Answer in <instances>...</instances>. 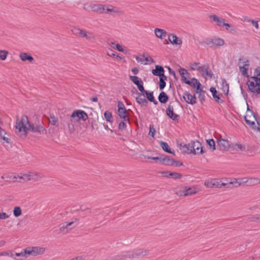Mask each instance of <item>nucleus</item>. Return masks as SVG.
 <instances>
[{
  "mask_svg": "<svg viewBox=\"0 0 260 260\" xmlns=\"http://www.w3.org/2000/svg\"><path fill=\"white\" fill-rule=\"evenodd\" d=\"M244 120L246 123L249 125V126L251 128H254L255 127V122L253 121H250V120L247 119V116H244Z\"/></svg>",
  "mask_w": 260,
  "mask_h": 260,
  "instance_id": "nucleus-51",
  "label": "nucleus"
},
{
  "mask_svg": "<svg viewBox=\"0 0 260 260\" xmlns=\"http://www.w3.org/2000/svg\"><path fill=\"white\" fill-rule=\"evenodd\" d=\"M221 180L219 179H212L211 180H207L205 182V185L208 188H221Z\"/></svg>",
  "mask_w": 260,
  "mask_h": 260,
  "instance_id": "nucleus-8",
  "label": "nucleus"
},
{
  "mask_svg": "<svg viewBox=\"0 0 260 260\" xmlns=\"http://www.w3.org/2000/svg\"><path fill=\"white\" fill-rule=\"evenodd\" d=\"M8 54L9 52L6 50H0V59L2 60H5L7 58Z\"/></svg>",
  "mask_w": 260,
  "mask_h": 260,
  "instance_id": "nucleus-45",
  "label": "nucleus"
},
{
  "mask_svg": "<svg viewBox=\"0 0 260 260\" xmlns=\"http://www.w3.org/2000/svg\"><path fill=\"white\" fill-rule=\"evenodd\" d=\"M146 98L147 101L153 103L154 105H157L158 104V102L156 100H155L153 96V92L152 91H150L149 93L146 95Z\"/></svg>",
  "mask_w": 260,
  "mask_h": 260,
  "instance_id": "nucleus-37",
  "label": "nucleus"
},
{
  "mask_svg": "<svg viewBox=\"0 0 260 260\" xmlns=\"http://www.w3.org/2000/svg\"><path fill=\"white\" fill-rule=\"evenodd\" d=\"M190 83L187 84L188 85H190L191 87H195V85H197V84H198L199 83H200L199 80L195 78H191L190 80Z\"/></svg>",
  "mask_w": 260,
  "mask_h": 260,
  "instance_id": "nucleus-50",
  "label": "nucleus"
},
{
  "mask_svg": "<svg viewBox=\"0 0 260 260\" xmlns=\"http://www.w3.org/2000/svg\"><path fill=\"white\" fill-rule=\"evenodd\" d=\"M220 186H221V188H232L234 186L235 187V182L234 180L229 183H222L221 182Z\"/></svg>",
  "mask_w": 260,
  "mask_h": 260,
  "instance_id": "nucleus-41",
  "label": "nucleus"
},
{
  "mask_svg": "<svg viewBox=\"0 0 260 260\" xmlns=\"http://www.w3.org/2000/svg\"><path fill=\"white\" fill-rule=\"evenodd\" d=\"M31 175H28L26 174H24L23 176L20 177L18 175V177H19L20 179H23L24 181L30 180L31 179Z\"/></svg>",
  "mask_w": 260,
  "mask_h": 260,
  "instance_id": "nucleus-61",
  "label": "nucleus"
},
{
  "mask_svg": "<svg viewBox=\"0 0 260 260\" xmlns=\"http://www.w3.org/2000/svg\"><path fill=\"white\" fill-rule=\"evenodd\" d=\"M196 69L200 71L203 76H208L212 78L213 75L211 71L209 70L208 66L204 65L201 67L196 68Z\"/></svg>",
  "mask_w": 260,
  "mask_h": 260,
  "instance_id": "nucleus-9",
  "label": "nucleus"
},
{
  "mask_svg": "<svg viewBox=\"0 0 260 260\" xmlns=\"http://www.w3.org/2000/svg\"><path fill=\"white\" fill-rule=\"evenodd\" d=\"M213 40L214 46L220 47L223 46L224 44V40L220 38H215L214 39H213Z\"/></svg>",
  "mask_w": 260,
  "mask_h": 260,
  "instance_id": "nucleus-38",
  "label": "nucleus"
},
{
  "mask_svg": "<svg viewBox=\"0 0 260 260\" xmlns=\"http://www.w3.org/2000/svg\"><path fill=\"white\" fill-rule=\"evenodd\" d=\"M106 6V8H105V12L104 13H111L112 12H116L113 10V8H114L113 6L110 5H105Z\"/></svg>",
  "mask_w": 260,
  "mask_h": 260,
  "instance_id": "nucleus-48",
  "label": "nucleus"
},
{
  "mask_svg": "<svg viewBox=\"0 0 260 260\" xmlns=\"http://www.w3.org/2000/svg\"><path fill=\"white\" fill-rule=\"evenodd\" d=\"M148 251L145 249H138L132 251H125L126 257L131 259L141 258L147 255Z\"/></svg>",
  "mask_w": 260,
  "mask_h": 260,
  "instance_id": "nucleus-3",
  "label": "nucleus"
},
{
  "mask_svg": "<svg viewBox=\"0 0 260 260\" xmlns=\"http://www.w3.org/2000/svg\"><path fill=\"white\" fill-rule=\"evenodd\" d=\"M197 192L194 187H188L186 186V196L196 194Z\"/></svg>",
  "mask_w": 260,
  "mask_h": 260,
  "instance_id": "nucleus-43",
  "label": "nucleus"
},
{
  "mask_svg": "<svg viewBox=\"0 0 260 260\" xmlns=\"http://www.w3.org/2000/svg\"><path fill=\"white\" fill-rule=\"evenodd\" d=\"M162 154H159L158 156H150L147 155H143V156L145 158H147L148 159H151L154 160H155V162L157 163L159 162V164H161V159L162 158Z\"/></svg>",
  "mask_w": 260,
  "mask_h": 260,
  "instance_id": "nucleus-36",
  "label": "nucleus"
},
{
  "mask_svg": "<svg viewBox=\"0 0 260 260\" xmlns=\"http://www.w3.org/2000/svg\"><path fill=\"white\" fill-rule=\"evenodd\" d=\"M178 72L181 77V81L182 82L185 84L190 83V80L187 79V77L185 76V74H189V73L186 69L182 68H180L179 69Z\"/></svg>",
  "mask_w": 260,
  "mask_h": 260,
  "instance_id": "nucleus-17",
  "label": "nucleus"
},
{
  "mask_svg": "<svg viewBox=\"0 0 260 260\" xmlns=\"http://www.w3.org/2000/svg\"><path fill=\"white\" fill-rule=\"evenodd\" d=\"M217 149L220 150H227L230 147L229 142L225 139H221L217 140Z\"/></svg>",
  "mask_w": 260,
  "mask_h": 260,
  "instance_id": "nucleus-11",
  "label": "nucleus"
},
{
  "mask_svg": "<svg viewBox=\"0 0 260 260\" xmlns=\"http://www.w3.org/2000/svg\"><path fill=\"white\" fill-rule=\"evenodd\" d=\"M247 186H254L260 183V179L258 178H248Z\"/></svg>",
  "mask_w": 260,
  "mask_h": 260,
  "instance_id": "nucleus-31",
  "label": "nucleus"
},
{
  "mask_svg": "<svg viewBox=\"0 0 260 260\" xmlns=\"http://www.w3.org/2000/svg\"><path fill=\"white\" fill-rule=\"evenodd\" d=\"M210 91L212 93L213 98L217 103H219L223 102V100L220 99V96H222V94L218 93L215 87H211L210 88Z\"/></svg>",
  "mask_w": 260,
  "mask_h": 260,
  "instance_id": "nucleus-14",
  "label": "nucleus"
},
{
  "mask_svg": "<svg viewBox=\"0 0 260 260\" xmlns=\"http://www.w3.org/2000/svg\"><path fill=\"white\" fill-rule=\"evenodd\" d=\"M158 101L162 104L166 103L169 100V96L164 91H161L158 97Z\"/></svg>",
  "mask_w": 260,
  "mask_h": 260,
  "instance_id": "nucleus-26",
  "label": "nucleus"
},
{
  "mask_svg": "<svg viewBox=\"0 0 260 260\" xmlns=\"http://www.w3.org/2000/svg\"><path fill=\"white\" fill-rule=\"evenodd\" d=\"M193 88H196V90L195 91V93H199L201 92H205L202 88V84L200 83H199L198 84L195 85V87H193Z\"/></svg>",
  "mask_w": 260,
  "mask_h": 260,
  "instance_id": "nucleus-52",
  "label": "nucleus"
},
{
  "mask_svg": "<svg viewBox=\"0 0 260 260\" xmlns=\"http://www.w3.org/2000/svg\"><path fill=\"white\" fill-rule=\"evenodd\" d=\"M58 121L57 118H56L54 115H50V119L49 120V122L51 125H56L57 122Z\"/></svg>",
  "mask_w": 260,
  "mask_h": 260,
  "instance_id": "nucleus-53",
  "label": "nucleus"
},
{
  "mask_svg": "<svg viewBox=\"0 0 260 260\" xmlns=\"http://www.w3.org/2000/svg\"><path fill=\"white\" fill-rule=\"evenodd\" d=\"M118 113H120V112L122 111H126V109L123 104V103L121 101L118 102Z\"/></svg>",
  "mask_w": 260,
  "mask_h": 260,
  "instance_id": "nucleus-47",
  "label": "nucleus"
},
{
  "mask_svg": "<svg viewBox=\"0 0 260 260\" xmlns=\"http://www.w3.org/2000/svg\"><path fill=\"white\" fill-rule=\"evenodd\" d=\"M155 133H156V131L154 127V125L152 124H150L149 125V132L148 135L149 136H151L152 137L154 138Z\"/></svg>",
  "mask_w": 260,
  "mask_h": 260,
  "instance_id": "nucleus-49",
  "label": "nucleus"
},
{
  "mask_svg": "<svg viewBox=\"0 0 260 260\" xmlns=\"http://www.w3.org/2000/svg\"><path fill=\"white\" fill-rule=\"evenodd\" d=\"M127 114V110H126V111L120 112V113H118V115L124 121H129V118L128 117Z\"/></svg>",
  "mask_w": 260,
  "mask_h": 260,
  "instance_id": "nucleus-42",
  "label": "nucleus"
},
{
  "mask_svg": "<svg viewBox=\"0 0 260 260\" xmlns=\"http://www.w3.org/2000/svg\"><path fill=\"white\" fill-rule=\"evenodd\" d=\"M209 17L212 21L216 22V24L218 26L223 27L222 24L225 21L224 19L222 17H218L215 14L211 15Z\"/></svg>",
  "mask_w": 260,
  "mask_h": 260,
  "instance_id": "nucleus-15",
  "label": "nucleus"
},
{
  "mask_svg": "<svg viewBox=\"0 0 260 260\" xmlns=\"http://www.w3.org/2000/svg\"><path fill=\"white\" fill-rule=\"evenodd\" d=\"M206 142L207 146L211 151H213L215 150V142L213 139L207 140Z\"/></svg>",
  "mask_w": 260,
  "mask_h": 260,
  "instance_id": "nucleus-32",
  "label": "nucleus"
},
{
  "mask_svg": "<svg viewBox=\"0 0 260 260\" xmlns=\"http://www.w3.org/2000/svg\"><path fill=\"white\" fill-rule=\"evenodd\" d=\"M87 114L81 110H76L73 111L70 117V121L72 122H77L80 120L83 121L88 119Z\"/></svg>",
  "mask_w": 260,
  "mask_h": 260,
  "instance_id": "nucleus-2",
  "label": "nucleus"
},
{
  "mask_svg": "<svg viewBox=\"0 0 260 260\" xmlns=\"http://www.w3.org/2000/svg\"><path fill=\"white\" fill-rule=\"evenodd\" d=\"M81 29L79 28L74 27L72 29V31L75 35L79 36Z\"/></svg>",
  "mask_w": 260,
  "mask_h": 260,
  "instance_id": "nucleus-64",
  "label": "nucleus"
},
{
  "mask_svg": "<svg viewBox=\"0 0 260 260\" xmlns=\"http://www.w3.org/2000/svg\"><path fill=\"white\" fill-rule=\"evenodd\" d=\"M203 43L210 47H212L214 46L213 39H208L206 41H203Z\"/></svg>",
  "mask_w": 260,
  "mask_h": 260,
  "instance_id": "nucleus-56",
  "label": "nucleus"
},
{
  "mask_svg": "<svg viewBox=\"0 0 260 260\" xmlns=\"http://www.w3.org/2000/svg\"><path fill=\"white\" fill-rule=\"evenodd\" d=\"M20 58L23 61L27 60L31 62L34 60V58L29 54L24 52H21L19 54Z\"/></svg>",
  "mask_w": 260,
  "mask_h": 260,
  "instance_id": "nucleus-21",
  "label": "nucleus"
},
{
  "mask_svg": "<svg viewBox=\"0 0 260 260\" xmlns=\"http://www.w3.org/2000/svg\"><path fill=\"white\" fill-rule=\"evenodd\" d=\"M182 147V152L184 153H195L194 149L191 148V143L188 144H183Z\"/></svg>",
  "mask_w": 260,
  "mask_h": 260,
  "instance_id": "nucleus-25",
  "label": "nucleus"
},
{
  "mask_svg": "<svg viewBox=\"0 0 260 260\" xmlns=\"http://www.w3.org/2000/svg\"><path fill=\"white\" fill-rule=\"evenodd\" d=\"M191 148L195 150V153H193V154H202L205 152L203 149L201 143L197 140L191 142Z\"/></svg>",
  "mask_w": 260,
  "mask_h": 260,
  "instance_id": "nucleus-7",
  "label": "nucleus"
},
{
  "mask_svg": "<svg viewBox=\"0 0 260 260\" xmlns=\"http://www.w3.org/2000/svg\"><path fill=\"white\" fill-rule=\"evenodd\" d=\"M136 102L142 106H147L148 102L145 97L139 96V95L136 98Z\"/></svg>",
  "mask_w": 260,
  "mask_h": 260,
  "instance_id": "nucleus-30",
  "label": "nucleus"
},
{
  "mask_svg": "<svg viewBox=\"0 0 260 260\" xmlns=\"http://www.w3.org/2000/svg\"><path fill=\"white\" fill-rule=\"evenodd\" d=\"M104 115L107 121L111 123L113 121V117L111 112L106 111L104 112Z\"/></svg>",
  "mask_w": 260,
  "mask_h": 260,
  "instance_id": "nucleus-33",
  "label": "nucleus"
},
{
  "mask_svg": "<svg viewBox=\"0 0 260 260\" xmlns=\"http://www.w3.org/2000/svg\"><path fill=\"white\" fill-rule=\"evenodd\" d=\"M125 251L122 252V254H118L112 257V258L115 260H122L126 258H128L124 255H125Z\"/></svg>",
  "mask_w": 260,
  "mask_h": 260,
  "instance_id": "nucleus-46",
  "label": "nucleus"
},
{
  "mask_svg": "<svg viewBox=\"0 0 260 260\" xmlns=\"http://www.w3.org/2000/svg\"><path fill=\"white\" fill-rule=\"evenodd\" d=\"M222 25H223V27H225V29L226 30H229L230 29H231V30H235V27L234 26H233L231 24L226 23H225V22H224V23H223Z\"/></svg>",
  "mask_w": 260,
  "mask_h": 260,
  "instance_id": "nucleus-59",
  "label": "nucleus"
},
{
  "mask_svg": "<svg viewBox=\"0 0 260 260\" xmlns=\"http://www.w3.org/2000/svg\"><path fill=\"white\" fill-rule=\"evenodd\" d=\"M221 90L225 94L228 95L229 91V85L224 78L221 80Z\"/></svg>",
  "mask_w": 260,
  "mask_h": 260,
  "instance_id": "nucleus-28",
  "label": "nucleus"
},
{
  "mask_svg": "<svg viewBox=\"0 0 260 260\" xmlns=\"http://www.w3.org/2000/svg\"><path fill=\"white\" fill-rule=\"evenodd\" d=\"M166 114L171 119L173 120H178L179 115L174 112V107L171 105V103L169 104L166 109Z\"/></svg>",
  "mask_w": 260,
  "mask_h": 260,
  "instance_id": "nucleus-10",
  "label": "nucleus"
},
{
  "mask_svg": "<svg viewBox=\"0 0 260 260\" xmlns=\"http://www.w3.org/2000/svg\"><path fill=\"white\" fill-rule=\"evenodd\" d=\"M199 94V99L200 102L203 103L205 100V92H201Z\"/></svg>",
  "mask_w": 260,
  "mask_h": 260,
  "instance_id": "nucleus-63",
  "label": "nucleus"
},
{
  "mask_svg": "<svg viewBox=\"0 0 260 260\" xmlns=\"http://www.w3.org/2000/svg\"><path fill=\"white\" fill-rule=\"evenodd\" d=\"M159 88L160 90H162L164 89L166 85V83L165 81L162 80H159Z\"/></svg>",
  "mask_w": 260,
  "mask_h": 260,
  "instance_id": "nucleus-62",
  "label": "nucleus"
},
{
  "mask_svg": "<svg viewBox=\"0 0 260 260\" xmlns=\"http://www.w3.org/2000/svg\"><path fill=\"white\" fill-rule=\"evenodd\" d=\"M248 220L250 222H260V214H257L251 215L248 218Z\"/></svg>",
  "mask_w": 260,
  "mask_h": 260,
  "instance_id": "nucleus-34",
  "label": "nucleus"
},
{
  "mask_svg": "<svg viewBox=\"0 0 260 260\" xmlns=\"http://www.w3.org/2000/svg\"><path fill=\"white\" fill-rule=\"evenodd\" d=\"M126 128V124L124 122V121H122L119 122L118 124V129L120 131H123L124 129H125Z\"/></svg>",
  "mask_w": 260,
  "mask_h": 260,
  "instance_id": "nucleus-54",
  "label": "nucleus"
},
{
  "mask_svg": "<svg viewBox=\"0 0 260 260\" xmlns=\"http://www.w3.org/2000/svg\"><path fill=\"white\" fill-rule=\"evenodd\" d=\"M173 158H171L170 156L162 154L160 164L165 166H171V164L173 162Z\"/></svg>",
  "mask_w": 260,
  "mask_h": 260,
  "instance_id": "nucleus-23",
  "label": "nucleus"
},
{
  "mask_svg": "<svg viewBox=\"0 0 260 260\" xmlns=\"http://www.w3.org/2000/svg\"><path fill=\"white\" fill-rule=\"evenodd\" d=\"M183 165V163L179 160H176L173 158V162L171 166H174L175 167H180Z\"/></svg>",
  "mask_w": 260,
  "mask_h": 260,
  "instance_id": "nucleus-57",
  "label": "nucleus"
},
{
  "mask_svg": "<svg viewBox=\"0 0 260 260\" xmlns=\"http://www.w3.org/2000/svg\"><path fill=\"white\" fill-rule=\"evenodd\" d=\"M112 45H115V47H113L114 48H115V49L117 50L118 51H120V52H124V50L123 49V48L122 47V46L117 44H115V43H112Z\"/></svg>",
  "mask_w": 260,
  "mask_h": 260,
  "instance_id": "nucleus-58",
  "label": "nucleus"
},
{
  "mask_svg": "<svg viewBox=\"0 0 260 260\" xmlns=\"http://www.w3.org/2000/svg\"><path fill=\"white\" fill-rule=\"evenodd\" d=\"M129 79L137 86L143 82L142 80L136 76H129Z\"/></svg>",
  "mask_w": 260,
  "mask_h": 260,
  "instance_id": "nucleus-35",
  "label": "nucleus"
},
{
  "mask_svg": "<svg viewBox=\"0 0 260 260\" xmlns=\"http://www.w3.org/2000/svg\"><path fill=\"white\" fill-rule=\"evenodd\" d=\"M78 36L82 38H85L87 40H88L94 39V37L91 35L90 33H89L88 35L87 32L83 29H81Z\"/></svg>",
  "mask_w": 260,
  "mask_h": 260,
  "instance_id": "nucleus-29",
  "label": "nucleus"
},
{
  "mask_svg": "<svg viewBox=\"0 0 260 260\" xmlns=\"http://www.w3.org/2000/svg\"><path fill=\"white\" fill-rule=\"evenodd\" d=\"M154 33L156 37L161 39H162L166 37L167 35V32L166 30L158 28H156L154 29Z\"/></svg>",
  "mask_w": 260,
  "mask_h": 260,
  "instance_id": "nucleus-24",
  "label": "nucleus"
},
{
  "mask_svg": "<svg viewBox=\"0 0 260 260\" xmlns=\"http://www.w3.org/2000/svg\"><path fill=\"white\" fill-rule=\"evenodd\" d=\"M161 174L164 177L167 178H172L174 179H180L182 177V175L180 173L169 171L162 172Z\"/></svg>",
  "mask_w": 260,
  "mask_h": 260,
  "instance_id": "nucleus-12",
  "label": "nucleus"
},
{
  "mask_svg": "<svg viewBox=\"0 0 260 260\" xmlns=\"http://www.w3.org/2000/svg\"><path fill=\"white\" fill-rule=\"evenodd\" d=\"M234 149L236 150H240L242 151L245 150V149H246L245 147L244 146H243L241 144H235V146Z\"/></svg>",
  "mask_w": 260,
  "mask_h": 260,
  "instance_id": "nucleus-60",
  "label": "nucleus"
},
{
  "mask_svg": "<svg viewBox=\"0 0 260 260\" xmlns=\"http://www.w3.org/2000/svg\"><path fill=\"white\" fill-rule=\"evenodd\" d=\"M42 124L43 122L40 120L36 121L33 123H30L27 116L23 115L20 120L18 118L16 119L15 134L22 139H25L26 137L28 130L40 134H46L47 131Z\"/></svg>",
  "mask_w": 260,
  "mask_h": 260,
  "instance_id": "nucleus-1",
  "label": "nucleus"
},
{
  "mask_svg": "<svg viewBox=\"0 0 260 260\" xmlns=\"http://www.w3.org/2000/svg\"><path fill=\"white\" fill-rule=\"evenodd\" d=\"M248 178L244 177L239 179H234L235 182V187H238L241 185L246 184L247 186Z\"/></svg>",
  "mask_w": 260,
  "mask_h": 260,
  "instance_id": "nucleus-22",
  "label": "nucleus"
},
{
  "mask_svg": "<svg viewBox=\"0 0 260 260\" xmlns=\"http://www.w3.org/2000/svg\"><path fill=\"white\" fill-rule=\"evenodd\" d=\"M163 72H165L164 68L160 65H156L155 69L152 70V73L153 75L156 76H159Z\"/></svg>",
  "mask_w": 260,
  "mask_h": 260,
  "instance_id": "nucleus-20",
  "label": "nucleus"
},
{
  "mask_svg": "<svg viewBox=\"0 0 260 260\" xmlns=\"http://www.w3.org/2000/svg\"><path fill=\"white\" fill-rule=\"evenodd\" d=\"M176 194L179 197L186 196V186H179L175 188Z\"/></svg>",
  "mask_w": 260,
  "mask_h": 260,
  "instance_id": "nucleus-19",
  "label": "nucleus"
},
{
  "mask_svg": "<svg viewBox=\"0 0 260 260\" xmlns=\"http://www.w3.org/2000/svg\"><path fill=\"white\" fill-rule=\"evenodd\" d=\"M6 134L5 130L0 127V138L2 139L6 143H10L9 139L5 136Z\"/></svg>",
  "mask_w": 260,
  "mask_h": 260,
  "instance_id": "nucleus-39",
  "label": "nucleus"
},
{
  "mask_svg": "<svg viewBox=\"0 0 260 260\" xmlns=\"http://www.w3.org/2000/svg\"><path fill=\"white\" fill-rule=\"evenodd\" d=\"M247 85L249 90L251 92L257 94L260 93V85H258L254 81H252V80L249 79L247 82Z\"/></svg>",
  "mask_w": 260,
  "mask_h": 260,
  "instance_id": "nucleus-6",
  "label": "nucleus"
},
{
  "mask_svg": "<svg viewBox=\"0 0 260 260\" xmlns=\"http://www.w3.org/2000/svg\"><path fill=\"white\" fill-rule=\"evenodd\" d=\"M32 248L34 256H36L39 254H42L44 253L45 251V248L44 247L35 246L32 247Z\"/></svg>",
  "mask_w": 260,
  "mask_h": 260,
  "instance_id": "nucleus-27",
  "label": "nucleus"
},
{
  "mask_svg": "<svg viewBox=\"0 0 260 260\" xmlns=\"http://www.w3.org/2000/svg\"><path fill=\"white\" fill-rule=\"evenodd\" d=\"M183 99L187 104L190 105H194L197 103V97L194 95H192L188 91H185L182 96Z\"/></svg>",
  "mask_w": 260,
  "mask_h": 260,
  "instance_id": "nucleus-5",
  "label": "nucleus"
},
{
  "mask_svg": "<svg viewBox=\"0 0 260 260\" xmlns=\"http://www.w3.org/2000/svg\"><path fill=\"white\" fill-rule=\"evenodd\" d=\"M159 144L160 146L161 147L162 149H163V150L165 151L166 152L175 155V151L173 149L172 150L170 148V146H169L167 142L160 141Z\"/></svg>",
  "mask_w": 260,
  "mask_h": 260,
  "instance_id": "nucleus-18",
  "label": "nucleus"
},
{
  "mask_svg": "<svg viewBox=\"0 0 260 260\" xmlns=\"http://www.w3.org/2000/svg\"><path fill=\"white\" fill-rule=\"evenodd\" d=\"M13 214L16 217L20 216L22 214V210L20 207L16 206L13 209Z\"/></svg>",
  "mask_w": 260,
  "mask_h": 260,
  "instance_id": "nucleus-40",
  "label": "nucleus"
},
{
  "mask_svg": "<svg viewBox=\"0 0 260 260\" xmlns=\"http://www.w3.org/2000/svg\"><path fill=\"white\" fill-rule=\"evenodd\" d=\"M250 80H252V81H254L256 83H257L258 85H260V77L259 76H251L250 77Z\"/></svg>",
  "mask_w": 260,
  "mask_h": 260,
  "instance_id": "nucleus-55",
  "label": "nucleus"
},
{
  "mask_svg": "<svg viewBox=\"0 0 260 260\" xmlns=\"http://www.w3.org/2000/svg\"><path fill=\"white\" fill-rule=\"evenodd\" d=\"M6 181L7 182H15L17 181V177L16 176H12L11 174H6Z\"/></svg>",
  "mask_w": 260,
  "mask_h": 260,
  "instance_id": "nucleus-44",
  "label": "nucleus"
},
{
  "mask_svg": "<svg viewBox=\"0 0 260 260\" xmlns=\"http://www.w3.org/2000/svg\"><path fill=\"white\" fill-rule=\"evenodd\" d=\"M168 40L173 45H181L182 43V40L173 34L169 35Z\"/></svg>",
  "mask_w": 260,
  "mask_h": 260,
  "instance_id": "nucleus-16",
  "label": "nucleus"
},
{
  "mask_svg": "<svg viewBox=\"0 0 260 260\" xmlns=\"http://www.w3.org/2000/svg\"><path fill=\"white\" fill-rule=\"evenodd\" d=\"M245 59H244L243 57L240 58L239 59V69L240 72L242 73V74L245 76V77H248V66H249V61L248 60L246 59V60H244Z\"/></svg>",
  "mask_w": 260,
  "mask_h": 260,
  "instance_id": "nucleus-4",
  "label": "nucleus"
},
{
  "mask_svg": "<svg viewBox=\"0 0 260 260\" xmlns=\"http://www.w3.org/2000/svg\"><path fill=\"white\" fill-rule=\"evenodd\" d=\"M91 10L100 14L104 13L105 12V5L102 4H92L90 6Z\"/></svg>",
  "mask_w": 260,
  "mask_h": 260,
  "instance_id": "nucleus-13",
  "label": "nucleus"
}]
</instances>
